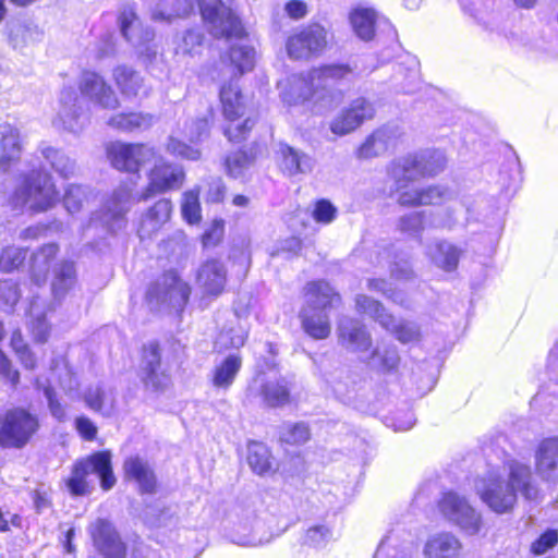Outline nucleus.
Here are the masks:
<instances>
[{
    "label": "nucleus",
    "instance_id": "nucleus-46",
    "mask_svg": "<svg viewBox=\"0 0 558 558\" xmlns=\"http://www.w3.org/2000/svg\"><path fill=\"white\" fill-rule=\"evenodd\" d=\"M117 24L121 35L142 31V20L136 11L135 5H124L117 14Z\"/></svg>",
    "mask_w": 558,
    "mask_h": 558
},
{
    "label": "nucleus",
    "instance_id": "nucleus-20",
    "mask_svg": "<svg viewBox=\"0 0 558 558\" xmlns=\"http://www.w3.org/2000/svg\"><path fill=\"white\" fill-rule=\"evenodd\" d=\"M251 393L262 397L263 402L270 408L282 407L290 400V389L284 378H266L257 375L250 385Z\"/></svg>",
    "mask_w": 558,
    "mask_h": 558
},
{
    "label": "nucleus",
    "instance_id": "nucleus-48",
    "mask_svg": "<svg viewBox=\"0 0 558 558\" xmlns=\"http://www.w3.org/2000/svg\"><path fill=\"white\" fill-rule=\"evenodd\" d=\"M38 299H34L29 307L31 331L35 341L45 342L49 335V325L47 324L46 317L38 311Z\"/></svg>",
    "mask_w": 558,
    "mask_h": 558
},
{
    "label": "nucleus",
    "instance_id": "nucleus-26",
    "mask_svg": "<svg viewBox=\"0 0 558 558\" xmlns=\"http://www.w3.org/2000/svg\"><path fill=\"white\" fill-rule=\"evenodd\" d=\"M399 136L396 128L383 126L375 130L359 147L356 156L360 159H371L384 155L396 145Z\"/></svg>",
    "mask_w": 558,
    "mask_h": 558
},
{
    "label": "nucleus",
    "instance_id": "nucleus-19",
    "mask_svg": "<svg viewBox=\"0 0 558 558\" xmlns=\"http://www.w3.org/2000/svg\"><path fill=\"white\" fill-rule=\"evenodd\" d=\"M183 180L184 172L180 166L160 161L150 171L148 187L136 201H146L156 192L179 189L183 184Z\"/></svg>",
    "mask_w": 558,
    "mask_h": 558
},
{
    "label": "nucleus",
    "instance_id": "nucleus-50",
    "mask_svg": "<svg viewBox=\"0 0 558 558\" xmlns=\"http://www.w3.org/2000/svg\"><path fill=\"white\" fill-rule=\"evenodd\" d=\"M88 190L83 185L69 184L63 195V205L70 214L77 213L85 201H87Z\"/></svg>",
    "mask_w": 558,
    "mask_h": 558
},
{
    "label": "nucleus",
    "instance_id": "nucleus-27",
    "mask_svg": "<svg viewBox=\"0 0 558 558\" xmlns=\"http://www.w3.org/2000/svg\"><path fill=\"white\" fill-rule=\"evenodd\" d=\"M462 542L450 532L432 534L423 546L425 558H459L462 551Z\"/></svg>",
    "mask_w": 558,
    "mask_h": 558
},
{
    "label": "nucleus",
    "instance_id": "nucleus-17",
    "mask_svg": "<svg viewBox=\"0 0 558 558\" xmlns=\"http://www.w3.org/2000/svg\"><path fill=\"white\" fill-rule=\"evenodd\" d=\"M225 40V51L221 53L223 63H229L234 74L242 75L255 66L256 51L251 45L244 43L243 37H218Z\"/></svg>",
    "mask_w": 558,
    "mask_h": 558
},
{
    "label": "nucleus",
    "instance_id": "nucleus-31",
    "mask_svg": "<svg viewBox=\"0 0 558 558\" xmlns=\"http://www.w3.org/2000/svg\"><path fill=\"white\" fill-rule=\"evenodd\" d=\"M171 211L172 205L169 199L162 198L155 203L141 220L138 236L146 239L155 234L169 220Z\"/></svg>",
    "mask_w": 558,
    "mask_h": 558
},
{
    "label": "nucleus",
    "instance_id": "nucleus-5",
    "mask_svg": "<svg viewBox=\"0 0 558 558\" xmlns=\"http://www.w3.org/2000/svg\"><path fill=\"white\" fill-rule=\"evenodd\" d=\"M306 305L300 312L303 330L313 339H327L331 332L327 308L340 302V295L326 281H313L305 287Z\"/></svg>",
    "mask_w": 558,
    "mask_h": 558
},
{
    "label": "nucleus",
    "instance_id": "nucleus-33",
    "mask_svg": "<svg viewBox=\"0 0 558 558\" xmlns=\"http://www.w3.org/2000/svg\"><path fill=\"white\" fill-rule=\"evenodd\" d=\"M536 470L545 478H551L558 471V437L542 440L536 450Z\"/></svg>",
    "mask_w": 558,
    "mask_h": 558
},
{
    "label": "nucleus",
    "instance_id": "nucleus-36",
    "mask_svg": "<svg viewBox=\"0 0 558 558\" xmlns=\"http://www.w3.org/2000/svg\"><path fill=\"white\" fill-rule=\"evenodd\" d=\"M114 82L125 98L147 95L141 74L128 66H117L113 71Z\"/></svg>",
    "mask_w": 558,
    "mask_h": 558
},
{
    "label": "nucleus",
    "instance_id": "nucleus-29",
    "mask_svg": "<svg viewBox=\"0 0 558 558\" xmlns=\"http://www.w3.org/2000/svg\"><path fill=\"white\" fill-rule=\"evenodd\" d=\"M274 535L266 530V525L262 520L255 519L251 524H239L231 533L232 543L240 546L257 547L268 544Z\"/></svg>",
    "mask_w": 558,
    "mask_h": 558
},
{
    "label": "nucleus",
    "instance_id": "nucleus-62",
    "mask_svg": "<svg viewBox=\"0 0 558 558\" xmlns=\"http://www.w3.org/2000/svg\"><path fill=\"white\" fill-rule=\"evenodd\" d=\"M367 288L372 291L380 292L388 299H391L393 302L403 304V295L399 292H396L391 284L385 279H368Z\"/></svg>",
    "mask_w": 558,
    "mask_h": 558
},
{
    "label": "nucleus",
    "instance_id": "nucleus-11",
    "mask_svg": "<svg viewBox=\"0 0 558 558\" xmlns=\"http://www.w3.org/2000/svg\"><path fill=\"white\" fill-rule=\"evenodd\" d=\"M204 22L220 29L221 35H246L239 15L222 0H195Z\"/></svg>",
    "mask_w": 558,
    "mask_h": 558
},
{
    "label": "nucleus",
    "instance_id": "nucleus-35",
    "mask_svg": "<svg viewBox=\"0 0 558 558\" xmlns=\"http://www.w3.org/2000/svg\"><path fill=\"white\" fill-rule=\"evenodd\" d=\"M38 153L50 165L54 172L63 178L70 179L76 173V162L62 150L54 148L46 143H41Z\"/></svg>",
    "mask_w": 558,
    "mask_h": 558
},
{
    "label": "nucleus",
    "instance_id": "nucleus-59",
    "mask_svg": "<svg viewBox=\"0 0 558 558\" xmlns=\"http://www.w3.org/2000/svg\"><path fill=\"white\" fill-rule=\"evenodd\" d=\"M167 150L172 155L180 156L189 160H197L201 157V151L197 148H194L173 136L168 141Z\"/></svg>",
    "mask_w": 558,
    "mask_h": 558
},
{
    "label": "nucleus",
    "instance_id": "nucleus-39",
    "mask_svg": "<svg viewBox=\"0 0 558 558\" xmlns=\"http://www.w3.org/2000/svg\"><path fill=\"white\" fill-rule=\"evenodd\" d=\"M513 47H524L534 57H558V37H513Z\"/></svg>",
    "mask_w": 558,
    "mask_h": 558
},
{
    "label": "nucleus",
    "instance_id": "nucleus-45",
    "mask_svg": "<svg viewBox=\"0 0 558 558\" xmlns=\"http://www.w3.org/2000/svg\"><path fill=\"white\" fill-rule=\"evenodd\" d=\"M399 362L400 357L395 345L376 348L369 356V364L381 372L396 369Z\"/></svg>",
    "mask_w": 558,
    "mask_h": 558
},
{
    "label": "nucleus",
    "instance_id": "nucleus-4",
    "mask_svg": "<svg viewBox=\"0 0 558 558\" xmlns=\"http://www.w3.org/2000/svg\"><path fill=\"white\" fill-rule=\"evenodd\" d=\"M58 201L59 191L52 175L41 169L21 175L8 197V204L13 210H24L27 207L34 214L53 208Z\"/></svg>",
    "mask_w": 558,
    "mask_h": 558
},
{
    "label": "nucleus",
    "instance_id": "nucleus-55",
    "mask_svg": "<svg viewBox=\"0 0 558 558\" xmlns=\"http://www.w3.org/2000/svg\"><path fill=\"white\" fill-rule=\"evenodd\" d=\"M182 216L189 223H196L201 220V205L198 191L192 190L183 194Z\"/></svg>",
    "mask_w": 558,
    "mask_h": 558
},
{
    "label": "nucleus",
    "instance_id": "nucleus-56",
    "mask_svg": "<svg viewBox=\"0 0 558 558\" xmlns=\"http://www.w3.org/2000/svg\"><path fill=\"white\" fill-rule=\"evenodd\" d=\"M425 211H415L402 216L399 220V229L401 232L410 236H418L425 226Z\"/></svg>",
    "mask_w": 558,
    "mask_h": 558
},
{
    "label": "nucleus",
    "instance_id": "nucleus-38",
    "mask_svg": "<svg viewBox=\"0 0 558 558\" xmlns=\"http://www.w3.org/2000/svg\"><path fill=\"white\" fill-rule=\"evenodd\" d=\"M426 254L437 267L452 271L458 266L461 250L447 241H437L427 247Z\"/></svg>",
    "mask_w": 558,
    "mask_h": 558
},
{
    "label": "nucleus",
    "instance_id": "nucleus-15",
    "mask_svg": "<svg viewBox=\"0 0 558 558\" xmlns=\"http://www.w3.org/2000/svg\"><path fill=\"white\" fill-rule=\"evenodd\" d=\"M338 342L350 352H366L372 347V337L359 319L343 316L337 326Z\"/></svg>",
    "mask_w": 558,
    "mask_h": 558
},
{
    "label": "nucleus",
    "instance_id": "nucleus-44",
    "mask_svg": "<svg viewBox=\"0 0 558 558\" xmlns=\"http://www.w3.org/2000/svg\"><path fill=\"white\" fill-rule=\"evenodd\" d=\"M271 456L268 448L259 442L248 446L247 463L254 473L265 475L271 471Z\"/></svg>",
    "mask_w": 558,
    "mask_h": 558
},
{
    "label": "nucleus",
    "instance_id": "nucleus-21",
    "mask_svg": "<svg viewBox=\"0 0 558 558\" xmlns=\"http://www.w3.org/2000/svg\"><path fill=\"white\" fill-rule=\"evenodd\" d=\"M81 93L104 109H116L119 99L112 88L95 72H85L80 83Z\"/></svg>",
    "mask_w": 558,
    "mask_h": 558
},
{
    "label": "nucleus",
    "instance_id": "nucleus-57",
    "mask_svg": "<svg viewBox=\"0 0 558 558\" xmlns=\"http://www.w3.org/2000/svg\"><path fill=\"white\" fill-rule=\"evenodd\" d=\"M396 335V338L402 343L414 342L420 339V328L412 322H397L393 318V326L388 329Z\"/></svg>",
    "mask_w": 558,
    "mask_h": 558
},
{
    "label": "nucleus",
    "instance_id": "nucleus-43",
    "mask_svg": "<svg viewBox=\"0 0 558 558\" xmlns=\"http://www.w3.org/2000/svg\"><path fill=\"white\" fill-rule=\"evenodd\" d=\"M333 538V532L327 524H313L308 526L301 537V545L314 549L326 547Z\"/></svg>",
    "mask_w": 558,
    "mask_h": 558
},
{
    "label": "nucleus",
    "instance_id": "nucleus-63",
    "mask_svg": "<svg viewBox=\"0 0 558 558\" xmlns=\"http://www.w3.org/2000/svg\"><path fill=\"white\" fill-rule=\"evenodd\" d=\"M337 215V208L327 199H320L315 204L313 217L317 222L330 223Z\"/></svg>",
    "mask_w": 558,
    "mask_h": 558
},
{
    "label": "nucleus",
    "instance_id": "nucleus-10",
    "mask_svg": "<svg viewBox=\"0 0 558 558\" xmlns=\"http://www.w3.org/2000/svg\"><path fill=\"white\" fill-rule=\"evenodd\" d=\"M439 510L450 523L466 535H476L483 526L481 513L458 493H445L439 501Z\"/></svg>",
    "mask_w": 558,
    "mask_h": 558
},
{
    "label": "nucleus",
    "instance_id": "nucleus-6",
    "mask_svg": "<svg viewBox=\"0 0 558 558\" xmlns=\"http://www.w3.org/2000/svg\"><path fill=\"white\" fill-rule=\"evenodd\" d=\"M92 474L98 476L104 490H109L116 485L110 451H98L75 462L66 481L70 493L74 496L89 494L93 488V482L89 480Z\"/></svg>",
    "mask_w": 558,
    "mask_h": 558
},
{
    "label": "nucleus",
    "instance_id": "nucleus-16",
    "mask_svg": "<svg viewBox=\"0 0 558 558\" xmlns=\"http://www.w3.org/2000/svg\"><path fill=\"white\" fill-rule=\"evenodd\" d=\"M375 109L365 98L353 100L331 122L330 130L337 135H345L356 130L364 121L374 117Z\"/></svg>",
    "mask_w": 558,
    "mask_h": 558
},
{
    "label": "nucleus",
    "instance_id": "nucleus-14",
    "mask_svg": "<svg viewBox=\"0 0 558 558\" xmlns=\"http://www.w3.org/2000/svg\"><path fill=\"white\" fill-rule=\"evenodd\" d=\"M349 22L355 35H390L395 27L374 8L357 5L349 12Z\"/></svg>",
    "mask_w": 558,
    "mask_h": 558
},
{
    "label": "nucleus",
    "instance_id": "nucleus-18",
    "mask_svg": "<svg viewBox=\"0 0 558 558\" xmlns=\"http://www.w3.org/2000/svg\"><path fill=\"white\" fill-rule=\"evenodd\" d=\"M140 376L146 388L163 389L168 385V376L160 362V350L157 343H148L143 348Z\"/></svg>",
    "mask_w": 558,
    "mask_h": 558
},
{
    "label": "nucleus",
    "instance_id": "nucleus-47",
    "mask_svg": "<svg viewBox=\"0 0 558 558\" xmlns=\"http://www.w3.org/2000/svg\"><path fill=\"white\" fill-rule=\"evenodd\" d=\"M246 338V328L238 324L236 326L222 330L216 340V344L220 349H239L244 345Z\"/></svg>",
    "mask_w": 558,
    "mask_h": 558
},
{
    "label": "nucleus",
    "instance_id": "nucleus-9",
    "mask_svg": "<svg viewBox=\"0 0 558 558\" xmlns=\"http://www.w3.org/2000/svg\"><path fill=\"white\" fill-rule=\"evenodd\" d=\"M191 293L190 286L174 271L165 272L147 291V301L155 310L173 308L182 311Z\"/></svg>",
    "mask_w": 558,
    "mask_h": 558
},
{
    "label": "nucleus",
    "instance_id": "nucleus-54",
    "mask_svg": "<svg viewBox=\"0 0 558 558\" xmlns=\"http://www.w3.org/2000/svg\"><path fill=\"white\" fill-rule=\"evenodd\" d=\"M27 251L16 246L5 247L0 255V269L10 272L21 266L26 259Z\"/></svg>",
    "mask_w": 558,
    "mask_h": 558
},
{
    "label": "nucleus",
    "instance_id": "nucleus-8",
    "mask_svg": "<svg viewBox=\"0 0 558 558\" xmlns=\"http://www.w3.org/2000/svg\"><path fill=\"white\" fill-rule=\"evenodd\" d=\"M38 416L27 409L15 407L0 417V446L21 449L39 429Z\"/></svg>",
    "mask_w": 558,
    "mask_h": 558
},
{
    "label": "nucleus",
    "instance_id": "nucleus-52",
    "mask_svg": "<svg viewBox=\"0 0 558 558\" xmlns=\"http://www.w3.org/2000/svg\"><path fill=\"white\" fill-rule=\"evenodd\" d=\"M35 387L38 390H43V393L48 402L50 414L59 422H63L66 418V411L58 400L54 389L50 385H45L41 383L39 378L35 380Z\"/></svg>",
    "mask_w": 558,
    "mask_h": 558
},
{
    "label": "nucleus",
    "instance_id": "nucleus-1",
    "mask_svg": "<svg viewBox=\"0 0 558 558\" xmlns=\"http://www.w3.org/2000/svg\"><path fill=\"white\" fill-rule=\"evenodd\" d=\"M352 75L349 64H327L307 75L293 74L279 83L280 97L288 106L312 101L317 110H329L342 100V93L335 86Z\"/></svg>",
    "mask_w": 558,
    "mask_h": 558
},
{
    "label": "nucleus",
    "instance_id": "nucleus-61",
    "mask_svg": "<svg viewBox=\"0 0 558 558\" xmlns=\"http://www.w3.org/2000/svg\"><path fill=\"white\" fill-rule=\"evenodd\" d=\"M558 543V532L547 530L535 542L532 543L531 550L534 555H543Z\"/></svg>",
    "mask_w": 558,
    "mask_h": 558
},
{
    "label": "nucleus",
    "instance_id": "nucleus-30",
    "mask_svg": "<svg viewBox=\"0 0 558 558\" xmlns=\"http://www.w3.org/2000/svg\"><path fill=\"white\" fill-rule=\"evenodd\" d=\"M280 168L287 175L306 174L313 171L315 159L287 144L280 146Z\"/></svg>",
    "mask_w": 558,
    "mask_h": 558
},
{
    "label": "nucleus",
    "instance_id": "nucleus-2",
    "mask_svg": "<svg viewBox=\"0 0 558 558\" xmlns=\"http://www.w3.org/2000/svg\"><path fill=\"white\" fill-rule=\"evenodd\" d=\"M445 155L439 150L423 153L420 156H405L393 160L388 173L395 181L398 203L402 206L438 205L448 196V191L440 186L422 190H407L408 183L423 177H434L446 167Z\"/></svg>",
    "mask_w": 558,
    "mask_h": 558
},
{
    "label": "nucleus",
    "instance_id": "nucleus-41",
    "mask_svg": "<svg viewBox=\"0 0 558 558\" xmlns=\"http://www.w3.org/2000/svg\"><path fill=\"white\" fill-rule=\"evenodd\" d=\"M355 304L360 313L371 316L385 329H390V327L393 326V316L386 313L380 302L367 295L360 294L356 296Z\"/></svg>",
    "mask_w": 558,
    "mask_h": 558
},
{
    "label": "nucleus",
    "instance_id": "nucleus-32",
    "mask_svg": "<svg viewBox=\"0 0 558 558\" xmlns=\"http://www.w3.org/2000/svg\"><path fill=\"white\" fill-rule=\"evenodd\" d=\"M77 283L74 262L62 260L53 268L51 291L54 300L61 301Z\"/></svg>",
    "mask_w": 558,
    "mask_h": 558
},
{
    "label": "nucleus",
    "instance_id": "nucleus-40",
    "mask_svg": "<svg viewBox=\"0 0 558 558\" xmlns=\"http://www.w3.org/2000/svg\"><path fill=\"white\" fill-rule=\"evenodd\" d=\"M86 405L105 416H110L113 413L116 399L111 391L105 390L100 386L89 387L84 393Z\"/></svg>",
    "mask_w": 558,
    "mask_h": 558
},
{
    "label": "nucleus",
    "instance_id": "nucleus-24",
    "mask_svg": "<svg viewBox=\"0 0 558 558\" xmlns=\"http://www.w3.org/2000/svg\"><path fill=\"white\" fill-rule=\"evenodd\" d=\"M227 276L228 271L223 262L211 257L201 264L196 281L206 294L217 296L225 290Z\"/></svg>",
    "mask_w": 558,
    "mask_h": 558
},
{
    "label": "nucleus",
    "instance_id": "nucleus-25",
    "mask_svg": "<svg viewBox=\"0 0 558 558\" xmlns=\"http://www.w3.org/2000/svg\"><path fill=\"white\" fill-rule=\"evenodd\" d=\"M123 471L128 481H133L142 494H154L157 489V476L147 460L132 456L125 459Z\"/></svg>",
    "mask_w": 558,
    "mask_h": 558
},
{
    "label": "nucleus",
    "instance_id": "nucleus-60",
    "mask_svg": "<svg viewBox=\"0 0 558 558\" xmlns=\"http://www.w3.org/2000/svg\"><path fill=\"white\" fill-rule=\"evenodd\" d=\"M20 299V292L15 282L0 280V307L12 308Z\"/></svg>",
    "mask_w": 558,
    "mask_h": 558
},
{
    "label": "nucleus",
    "instance_id": "nucleus-22",
    "mask_svg": "<svg viewBox=\"0 0 558 558\" xmlns=\"http://www.w3.org/2000/svg\"><path fill=\"white\" fill-rule=\"evenodd\" d=\"M76 92L72 87L64 88L60 97V110L54 123H59L71 133H78L86 123Z\"/></svg>",
    "mask_w": 558,
    "mask_h": 558
},
{
    "label": "nucleus",
    "instance_id": "nucleus-28",
    "mask_svg": "<svg viewBox=\"0 0 558 558\" xmlns=\"http://www.w3.org/2000/svg\"><path fill=\"white\" fill-rule=\"evenodd\" d=\"M22 154L20 132L11 124H0V170L5 172L19 162Z\"/></svg>",
    "mask_w": 558,
    "mask_h": 558
},
{
    "label": "nucleus",
    "instance_id": "nucleus-58",
    "mask_svg": "<svg viewBox=\"0 0 558 558\" xmlns=\"http://www.w3.org/2000/svg\"><path fill=\"white\" fill-rule=\"evenodd\" d=\"M59 247L56 243H48L43 245L33 255V266L39 271H46L49 263L57 256Z\"/></svg>",
    "mask_w": 558,
    "mask_h": 558
},
{
    "label": "nucleus",
    "instance_id": "nucleus-7",
    "mask_svg": "<svg viewBox=\"0 0 558 558\" xmlns=\"http://www.w3.org/2000/svg\"><path fill=\"white\" fill-rule=\"evenodd\" d=\"M222 111L228 125L223 129L225 136L233 143H239L248 136L255 125V118L246 116L244 97L236 84L223 85L220 89Z\"/></svg>",
    "mask_w": 558,
    "mask_h": 558
},
{
    "label": "nucleus",
    "instance_id": "nucleus-51",
    "mask_svg": "<svg viewBox=\"0 0 558 558\" xmlns=\"http://www.w3.org/2000/svg\"><path fill=\"white\" fill-rule=\"evenodd\" d=\"M310 438V429L305 423L284 424L280 430V440L290 445H302Z\"/></svg>",
    "mask_w": 558,
    "mask_h": 558
},
{
    "label": "nucleus",
    "instance_id": "nucleus-34",
    "mask_svg": "<svg viewBox=\"0 0 558 558\" xmlns=\"http://www.w3.org/2000/svg\"><path fill=\"white\" fill-rule=\"evenodd\" d=\"M155 123V117L144 112H120L107 121V125L120 132L145 131Z\"/></svg>",
    "mask_w": 558,
    "mask_h": 558
},
{
    "label": "nucleus",
    "instance_id": "nucleus-49",
    "mask_svg": "<svg viewBox=\"0 0 558 558\" xmlns=\"http://www.w3.org/2000/svg\"><path fill=\"white\" fill-rule=\"evenodd\" d=\"M254 156L245 150H238L227 156L225 166L229 175L239 178L252 165Z\"/></svg>",
    "mask_w": 558,
    "mask_h": 558
},
{
    "label": "nucleus",
    "instance_id": "nucleus-3",
    "mask_svg": "<svg viewBox=\"0 0 558 558\" xmlns=\"http://www.w3.org/2000/svg\"><path fill=\"white\" fill-rule=\"evenodd\" d=\"M530 466L513 461L509 465V476L505 481L495 473L475 482L476 493L481 499L495 512L505 513L512 509L520 492L526 499L537 497V488L532 484Z\"/></svg>",
    "mask_w": 558,
    "mask_h": 558
},
{
    "label": "nucleus",
    "instance_id": "nucleus-23",
    "mask_svg": "<svg viewBox=\"0 0 558 558\" xmlns=\"http://www.w3.org/2000/svg\"><path fill=\"white\" fill-rule=\"evenodd\" d=\"M90 534L95 546L106 558H123L125 556V546L108 521L97 520L90 526Z\"/></svg>",
    "mask_w": 558,
    "mask_h": 558
},
{
    "label": "nucleus",
    "instance_id": "nucleus-12",
    "mask_svg": "<svg viewBox=\"0 0 558 558\" xmlns=\"http://www.w3.org/2000/svg\"><path fill=\"white\" fill-rule=\"evenodd\" d=\"M134 202L132 189L129 185L119 186L107 202L104 211L90 217L89 226L100 223L110 232L121 229L124 223V215Z\"/></svg>",
    "mask_w": 558,
    "mask_h": 558
},
{
    "label": "nucleus",
    "instance_id": "nucleus-37",
    "mask_svg": "<svg viewBox=\"0 0 558 558\" xmlns=\"http://www.w3.org/2000/svg\"><path fill=\"white\" fill-rule=\"evenodd\" d=\"M326 37H288L287 51L291 59H308L326 48Z\"/></svg>",
    "mask_w": 558,
    "mask_h": 558
},
{
    "label": "nucleus",
    "instance_id": "nucleus-64",
    "mask_svg": "<svg viewBox=\"0 0 558 558\" xmlns=\"http://www.w3.org/2000/svg\"><path fill=\"white\" fill-rule=\"evenodd\" d=\"M209 133L208 118H202L193 121L186 130V136L190 142L196 143L207 137Z\"/></svg>",
    "mask_w": 558,
    "mask_h": 558
},
{
    "label": "nucleus",
    "instance_id": "nucleus-53",
    "mask_svg": "<svg viewBox=\"0 0 558 558\" xmlns=\"http://www.w3.org/2000/svg\"><path fill=\"white\" fill-rule=\"evenodd\" d=\"M10 344L25 368H35L36 359L28 349V345L25 343L20 330H14L12 332Z\"/></svg>",
    "mask_w": 558,
    "mask_h": 558
},
{
    "label": "nucleus",
    "instance_id": "nucleus-42",
    "mask_svg": "<svg viewBox=\"0 0 558 558\" xmlns=\"http://www.w3.org/2000/svg\"><path fill=\"white\" fill-rule=\"evenodd\" d=\"M242 365V360L238 354L228 355L223 362L216 367L214 375V385L218 388H229Z\"/></svg>",
    "mask_w": 558,
    "mask_h": 558
},
{
    "label": "nucleus",
    "instance_id": "nucleus-13",
    "mask_svg": "<svg viewBox=\"0 0 558 558\" xmlns=\"http://www.w3.org/2000/svg\"><path fill=\"white\" fill-rule=\"evenodd\" d=\"M107 155L116 169L136 172L143 163L149 161L155 156V151L151 147L144 144L116 142L107 147Z\"/></svg>",
    "mask_w": 558,
    "mask_h": 558
}]
</instances>
